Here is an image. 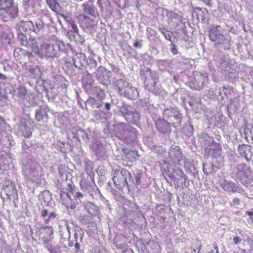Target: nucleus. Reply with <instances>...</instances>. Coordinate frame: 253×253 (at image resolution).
<instances>
[{"label": "nucleus", "instance_id": "49530a36", "mask_svg": "<svg viewBox=\"0 0 253 253\" xmlns=\"http://www.w3.org/2000/svg\"><path fill=\"white\" fill-rule=\"evenodd\" d=\"M41 234L45 233L46 234L44 237H48L51 238V236L53 234V230L52 226H42L41 228Z\"/></svg>", "mask_w": 253, "mask_h": 253}, {"label": "nucleus", "instance_id": "c03bdc74", "mask_svg": "<svg viewBox=\"0 0 253 253\" xmlns=\"http://www.w3.org/2000/svg\"><path fill=\"white\" fill-rule=\"evenodd\" d=\"M17 39L21 45L28 47V39L22 32H18Z\"/></svg>", "mask_w": 253, "mask_h": 253}, {"label": "nucleus", "instance_id": "4be33fe9", "mask_svg": "<svg viewBox=\"0 0 253 253\" xmlns=\"http://www.w3.org/2000/svg\"><path fill=\"white\" fill-rule=\"evenodd\" d=\"M219 184L222 189L227 192H240L242 191L241 188L231 180L225 179H220Z\"/></svg>", "mask_w": 253, "mask_h": 253}, {"label": "nucleus", "instance_id": "f3484780", "mask_svg": "<svg viewBox=\"0 0 253 253\" xmlns=\"http://www.w3.org/2000/svg\"><path fill=\"white\" fill-rule=\"evenodd\" d=\"M233 173L236 177L243 184H246V179L249 176L251 170L246 164L241 163L238 164L233 169Z\"/></svg>", "mask_w": 253, "mask_h": 253}, {"label": "nucleus", "instance_id": "f03ea898", "mask_svg": "<svg viewBox=\"0 0 253 253\" xmlns=\"http://www.w3.org/2000/svg\"><path fill=\"white\" fill-rule=\"evenodd\" d=\"M162 170L165 179L170 186L173 184L176 189L189 186V181L185 174L181 169L176 168L174 165H164Z\"/></svg>", "mask_w": 253, "mask_h": 253}, {"label": "nucleus", "instance_id": "1a4fd4ad", "mask_svg": "<svg viewBox=\"0 0 253 253\" xmlns=\"http://www.w3.org/2000/svg\"><path fill=\"white\" fill-rule=\"evenodd\" d=\"M17 5L13 0H0V16L3 21H8L18 16Z\"/></svg>", "mask_w": 253, "mask_h": 253}, {"label": "nucleus", "instance_id": "4d7b16f0", "mask_svg": "<svg viewBox=\"0 0 253 253\" xmlns=\"http://www.w3.org/2000/svg\"><path fill=\"white\" fill-rule=\"evenodd\" d=\"M243 157L245 158L246 161L248 162L253 161V153L252 152V148L251 147L250 149H248Z\"/></svg>", "mask_w": 253, "mask_h": 253}, {"label": "nucleus", "instance_id": "6e6d98bb", "mask_svg": "<svg viewBox=\"0 0 253 253\" xmlns=\"http://www.w3.org/2000/svg\"><path fill=\"white\" fill-rule=\"evenodd\" d=\"M51 238H49L48 237H41V239L42 242V244L43 246L47 248V249L50 252L51 249H53L52 248L51 245L49 244V242Z\"/></svg>", "mask_w": 253, "mask_h": 253}, {"label": "nucleus", "instance_id": "7c9ffc66", "mask_svg": "<svg viewBox=\"0 0 253 253\" xmlns=\"http://www.w3.org/2000/svg\"><path fill=\"white\" fill-rule=\"evenodd\" d=\"M92 74L87 73L85 76L83 78V85L86 91L87 88L93 87L94 82L92 77Z\"/></svg>", "mask_w": 253, "mask_h": 253}, {"label": "nucleus", "instance_id": "a211bd4d", "mask_svg": "<svg viewBox=\"0 0 253 253\" xmlns=\"http://www.w3.org/2000/svg\"><path fill=\"white\" fill-rule=\"evenodd\" d=\"M76 18L80 27L87 33H90L93 27L97 24V21L84 14L79 15Z\"/></svg>", "mask_w": 253, "mask_h": 253}, {"label": "nucleus", "instance_id": "e433bc0d", "mask_svg": "<svg viewBox=\"0 0 253 253\" xmlns=\"http://www.w3.org/2000/svg\"><path fill=\"white\" fill-rule=\"evenodd\" d=\"M97 5L100 8L102 14L105 11H110V4L108 0H97Z\"/></svg>", "mask_w": 253, "mask_h": 253}, {"label": "nucleus", "instance_id": "9b49d317", "mask_svg": "<svg viewBox=\"0 0 253 253\" xmlns=\"http://www.w3.org/2000/svg\"><path fill=\"white\" fill-rule=\"evenodd\" d=\"M119 111L125 118L127 122L139 126L140 115L139 113L132 106L124 104L122 106H118Z\"/></svg>", "mask_w": 253, "mask_h": 253}, {"label": "nucleus", "instance_id": "dca6fc26", "mask_svg": "<svg viewBox=\"0 0 253 253\" xmlns=\"http://www.w3.org/2000/svg\"><path fill=\"white\" fill-rule=\"evenodd\" d=\"M111 72L105 67L100 66L98 67L93 75L98 82L104 86H107L110 79L112 76Z\"/></svg>", "mask_w": 253, "mask_h": 253}, {"label": "nucleus", "instance_id": "603ef678", "mask_svg": "<svg viewBox=\"0 0 253 253\" xmlns=\"http://www.w3.org/2000/svg\"><path fill=\"white\" fill-rule=\"evenodd\" d=\"M248 149H250V146L245 144L240 145L238 146V151L241 157H243Z\"/></svg>", "mask_w": 253, "mask_h": 253}, {"label": "nucleus", "instance_id": "052dcab7", "mask_svg": "<svg viewBox=\"0 0 253 253\" xmlns=\"http://www.w3.org/2000/svg\"><path fill=\"white\" fill-rule=\"evenodd\" d=\"M32 146V142L28 139H24L22 143V147L23 149L26 150Z\"/></svg>", "mask_w": 253, "mask_h": 253}, {"label": "nucleus", "instance_id": "20e7f679", "mask_svg": "<svg viewBox=\"0 0 253 253\" xmlns=\"http://www.w3.org/2000/svg\"><path fill=\"white\" fill-rule=\"evenodd\" d=\"M208 34L210 41L214 43L216 48L229 50L233 43L231 37L220 25H211Z\"/></svg>", "mask_w": 253, "mask_h": 253}, {"label": "nucleus", "instance_id": "bb28decb", "mask_svg": "<svg viewBox=\"0 0 253 253\" xmlns=\"http://www.w3.org/2000/svg\"><path fill=\"white\" fill-rule=\"evenodd\" d=\"M41 43V38L40 37H30L28 39V47L32 49L33 52L39 55L40 51V47L39 45Z\"/></svg>", "mask_w": 253, "mask_h": 253}, {"label": "nucleus", "instance_id": "a19ab883", "mask_svg": "<svg viewBox=\"0 0 253 253\" xmlns=\"http://www.w3.org/2000/svg\"><path fill=\"white\" fill-rule=\"evenodd\" d=\"M159 30L164 36L166 39L171 42V43L174 42L175 37L172 33L166 30L164 28H159Z\"/></svg>", "mask_w": 253, "mask_h": 253}, {"label": "nucleus", "instance_id": "58836bf2", "mask_svg": "<svg viewBox=\"0 0 253 253\" xmlns=\"http://www.w3.org/2000/svg\"><path fill=\"white\" fill-rule=\"evenodd\" d=\"M71 40H74L77 43L83 44L84 42V39L83 37L79 34V31L78 32L73 33L72 31L68 33Z\"/></svg>", "mask_w": 253, "mask_h": 253}, {"label": "nucleus", "instance_id": "f257e3e1", "mask_svg": "<svg viewBox=\"0 0 253 253\" xmlns=\"http://www.w3.org/2000/svg\"><path fill=\"white\" fill-rule=\"evenodd\" d=\"M143 173L139 170L133 173V175L126 169H116L112 178L114 185L119 189L127 187L129 190L133 186L140 185Z\"/></svg>", "mask_w": 253, "mask_h": 253}, {"label": "nucleus", "instance_id": "ea45409f", "mask_svg": "<svg viewBox=\"0 0 253 253\" xmlns=\"http://www.w3.org/2000/svg\"><path fill=\"white\" fill-rule=\"evenodd\" d=\"M85 209L87 211L89 214L95 216L97 214L98 209L93 203L88 202L85 205Z\"/></svg>", "mask_w": 253, "mask_h": 253}, {"label": "nucleus", "instance_id": "e2e57ef3", "mask_svg": "<svg viewBox=\"0 0 253 253\" xmlns=\"http://www.w3.org/2000/svg\"><path fill=\"white\" fill-rule=\"evenodd\" d=\"M27 90L25 87L24 86H20L18 88V96L19 97H24L27 94Z\"/></svg>", "mask_w": 253, "mask_h": 253}, {"label": "nucleus", "instance_id": "c756f323", "mask_svg": "<svg viewBox=\"0 0 253 253\" xmlns=\"http://www.w3.org/2000/svg\"><path fill=\"white\" fill-rule=\"evenodd\" d=\"M13 54L14 57L18 59L25 57L26 56L30 58L32 56L31 52L22 48H15L14 50Z\"/></svg>", "mask_w": 253, "mask_h": 253}, {"label": "nucleus", "instance_id": "aec40b11", "mask_svg": "<svg viewBox=\"0 0 253 253\" xmlns=\"http://www.w3.org/2000/svg\"><path fill=\"white\" fill-rule=\"evenodd\" d=\"M161 11L164 18H166L169 24L176 26L181 21V17L178 14L166 9H162Z\"/></svg>", "mask_w": 253, "mask_h": 253}, {"label": "nucleus", "instance_id": "c85d7f7f", "mask_svg": "<svg viewBox=\"0 0 253 253\" xmlns=\"http://www.w3.org/2000/svg\"><path fill=\"white\" fill-rule=\"evenodd\" d=\"M159 69L162 71H168L171 68L172 61L169 59H159L156 61Z\"/></svg>", "mask_w": 253, "mask_h": 253}, {"label": "nucleus", "instance_id": "39448f33", "mask_svg": "<svg viewBox=\"0 0 253 253\" xmlns=\"http://www.w3.org/2000/svg\"><path fill=\"white\" fill-rule=\"evenodd\" d=\"M70 48L68 43L55 39L52 43H44L40 46L39 56L41 57L54 58L60 56L61 52H65Z\"/></svg>", "mask_w": 253, "mask_h": 253}, {"label": "nucleus", "instance_id": "a18cd8bd", "mask_svg": "<svg viewBox=\"0 0 253 253\" xmlns=\"http://www.w3.org/2000/svg\"><path fill=\"white\" fill-rule=\"evenodd\" d=\"M222 123V116L219 115L214 116L211 118L210 120V124L213 126H217L221 125Z\"/></svg>", "mask_w": 253, "mask_h": 253}, {"label": "nucleus", "instance_id": "69168bd1", "mask_svg": "<svg viewBox=\"0 0 253 253\" xmlns=\"http://www.w3.org/2000/svg\"><path fill=\"white\" fill-rule=\"evenodd\" d=\"M69 24L72 30L73 31V33L79 31L78 26L75 24V22L73 19H71V20H69Z\"/></svg>", "mask_w": 253, "mask_h": 253}, {"label": "nucleus", "instance_id": "2f4dec72", "mask_svg": "<svg viewBox=\"0 0 253 253\" xmlns=\"http://www.w3.org/2000/svg\"><path fill=\"white\" fill-rule=\"evenodd\" d=\"M241 100L239 98H234L230 100V103L228 106V109L231 112L234 113L239 109L241 106Z\"/></svg>", "mask_w": 253, "mask_h": 253}, {"label": "nucleus", "instance_id": "4c0bfd02", "mask_svg": "<svg viewBox=\"0 0 253 253\" xmlns=\"http://www.w3.org/2000/svg\"><path fill=\"white\" fill-rule=\"evenodd\" d=\"M189 104L193 109H196L197 111L199 109L202 108L201 99L199 96H195L192 97L189 101Z\"/></svg>", "mask_w": 253, "mask_h": 253}, {"label": "nucleus", "instance_id": "412c9836", "mask_svg": "<svg viewBox=\"0 0 253 253\" xmlns=\"http://www.w3.org/2000/svg\"><path fill=\"white\" fill-rule=\"evenodd\" d=\"M158 131L162 133H169L171 130V124L164 118H158L155 122Z\"/></svg>", "mask_w": 253, "mask_h": 253}, {"label": "nucleus", "instance_id": "774afa93", "mask_svg": "<svg viewBox=\"0 0 253 253\" xmlns=\"http://www.w3.org/2000/svg\"><path fill=\"white\" fill-rule=\"evenodd\" d=\"M126 0H114L115 3L120 8H124L126 5Z\"/></svg>", "mask_w": 253, "mask_h": 253}, {"label": "nucleus", "instance_id": "423d86ee", "mask_svg": "<svg viewBox=\"0 0 253 253\" xmlns=\"http://www.w3.org/2000/svg\"><path fill=\"white\" fill-rule=\"evenodd\" d=\"M113 85L117 93L121 96L130 100H135L138 97L137 89L124 79L115 80Z\"/></svg>", "mask_w": 253, "mask_h": 253}, {"label": "nucleus", "instance_id": "338daca9", "mask_svg": "<svg viewBox=\"0 0 253 253\" xmlns=\"http://www.w3.org/2000/svg\"><path fill=\"white\" fill-rule=\"evenodd\" d=\"M68 189L73 195L78 191L77 187L72 183H68Z\"/></svg>", "mask_w": 253, "mask_h": 253}, {"label": "nucleus", "instance_id": "f8f14e48", "mask_svg": "<svg viewBox=\"0 0 253 253\" xmlns=\"http://www.w3.org/2000/svg\"><path fill=\"white\" fill-rule=\"evenodd\" d=\"M44 25L43 21L40 18L36 20L35 24L31 21H20L16 24V29L18 32L38 33L43 28Z\"/></svg>", "mask_w": 253, "mask_h": 253}, {"label": "nucleus", "instance_id": "5fc2aeb1", "mask_svg": "<svg viewBox=\"0 0 253 253\" xmlns=\"http://www.w3.org/2000/svg\"><path fill=\"white\" fill-rule=\"evenodd\" d=\"M24 104L26 107H30L32 106L35 101L33 96H27L24 99Z\"/></svg>", "mask_w": 253, "mask_h": 253}, {"label": "nucleus", "instance_id": "ddd939ff", "mask_svg": "<svg viewBox=\"0 0 253 253\" xmlns=\"http://www.w3.org/2000/svg\"><path fill=\"white\" fill-rule=\"evenodd\" d=\"M209 84L208 75L207 73H196L194 76L189 79L188 84L193 89L200 90L207 86Z\"/></svg>", "mask_w": 253, "mask_h": 253}, {"label": "nucleus", "instance_id": "8fccbe9b", "mask_svg": "<svg viewBox=\"0 0 253 253\" xmlns=\"http://www.w3.org/2000/svg\"><path fill=\"white\" fill-rule=\"evenodd\" d=\"M198 10H199L197 14V18L198 20H201V21L205 22V19H206V15L208 14V11L205 9L202 10V9L199 8Z\"/></svg>", "mask_w": 253, "mask_h": 253}, {"label": "nucleus", "instance_id": "6e6552de", "mask_svg": "<svg viewBox=\"0 0 253 253\" xmlns=\"http://www.w3.org/2000/svg\"><path fill=\"white\" fill-rule=\"evenodd\" d=\"M116 137L126 144H131L137 139V130L133 127L125 123H120L115 127Z\"/></svg>", "mask_w": 253, "mask_h": 253}, {"label": "nucleus", "instance_id": "4468645a", "mask_svg": "<svg viewBox=\"0 0 253 253\" xmlns=\"http://www.w3.org/2000/svg\"><path fill=\"white\" fill-rule=\"evenodd\" d=\"M163 115V118L172 124L174 127H177L180 125L182 115L177 108H166L164 110Z\"/></svg>", "mask_w": 253, "mask_h": 253}, {"label": "nucleus", "instance_id": "0eeeda50", "mask_svg": "<svg viewBox=\"0 0 253 253\" xmlns=\"http://www.w3.org/2000/svg\"><path fill=\"white\" fill-rule=\"evenodd\" d=\"M141 76L144 79V86L145 88L155 95H158L161 92L160 84H159V77L158 74L147 69L141 73Z\"/></svg>", "mask_w": 253, "mask_h": 253}, {"label": "nucleus", "instance_id": "37998d69", "mask_svg": "<svg viewBox=\"0 0 253 253\" xmlns=\"http://www.w3.org/2000/svg\"><path fill=\"white\" fill-rule=\"evenodd\" d=\"M47 4L49 6L50 9L56 14L58 13L60 5L58 3V1H54L51 0H46Z\"/></svg>", "mask_w": 253, "mask_h": 253}, {"label": "nucleus", "instance_id": "5701e85b", "mask_svg": "<svg viewBox=\"0 0 253 253\" xmlns=\"http://www.w3.org/2000/svg\"><path fill=\"white\" fill-rule=\"evenodd\" d=\"M72 61L74 66L79 70H82L85 67L87 64L86 56L82 53L75 54L72 58Z\"/></svg>", "mask_w": 253, "mask_h": 253}, {"label": "nucleus", "instance_id": "bf43d9fd", "mask_svg": "<svg viewBox=\"0 0 253 253\" xmlns=\"http://www.w3.org/2000/svg\"><path fill=\"white\" fill-rule=\"evenodd\" d=\"M8 29L7 26H2L0 25V37L2 39H6L7 37L6 30Z\"/></svg>", "mask_w": 253, "mask_h": 253}, {"label": "nucleus", "instance_id": "f704fd0d", "mask_svg": "<svg viewBox=\"0 0 253 253\" xmlns=\"http://www.w3.org/2000/svg\"><path fill=\"white\" fill-rule=\"evenodd\" d=\"M232 64L229 63L228 61L221 58L219 59L217 67L224 74H227V71L229 70Z\"/></svg>", "mask_w": 253, "mask_h": 253}, {"label": "nucleus", "instance_id": "6ab92c4d", "mask_svg": "<svg viewBox=\"0 0 253 253\" xmlns=\"http://www.w3.org/2000/svg\"><path fill=\"white\" fill-rule=\"evenodd\" d=\"M18 132L27 138L31 136L33 131V126L31 124L24 119L20 120L19 124H17Z\"/></svg>", "mask_w": 253, "mask_h": 253}, {"label": "nucleus", "instance_id": "2eb2a0df", "mask_svg": "<svg viewBox=\"0 0 253 253\" xmlns=\"http://www.w3.org/2000/svg\"><path fill=\"white\" fill-rule=\"evenodd\" d=\"M183 160V155L181 148L176 145H172L169 149L168 155L164 165L166 164H179Z\"/></svg>", "mask_w": 253, "mask_h": 253}, {"label": "nucleus", "instance_id": "79ce46f5", "mask_svg": "<svg viewBox=\"0 0 253 253\" xmlns=\"http://www.w3.org/2000/svg\"><path fill=\"white\" fill-rule=\"evenodd\" d=\"M232 92V89L229 86H223L219 87L218 89V94L221 96L222 99L227 98V96Z\"/></svg>", "mask_w": 253, "mask_h": 253}, {"label": "nucleus", "instance_id": "473e14b6", "mask_svg": "<svg viewBox=\"0 0 253 253\" xmlns=\"http://www.w3.org/2000/svg\"><path fill=\"white\" fill-rule=\"evenodd\" d=\"M236 66L235 64H232L229 70L227 71V74H224L231 82L234 81L238 77V73L236 70Z\"/></svg>", "mask_w": 253, "mask_h": 253}, {"label": "nucleus", "instance_id": "a878e982", "mask_svg": "<svg viewBox=\"0 0 253 253\" xmlns=\"http://www.w3.org/2000/svg\"><path fill=\"white\" fill-rule=\"evenodd\" d=\"M90 181L82 180L80 182V184L82 189L84 192L92 195L93 190L96 187V185L94 182L93 178L92 177H90Z\"/></svg>", "mask_w": 253, "mask_h": 253}, {"label": "nucleus", "instance_id": "393cba45", "mask_svg": "<svg viewBox=\"0 0 253 253\" xmlns=\"http://www.w3.org/2000/svg\"><path fill=\"white\" fill-rule=\"evenodd\" d=\"M205 151L213 158H221L222 149L221 146L219 144L211 145L209 149H206Z\"/></svg>", "mask_w": 253, "mask_h": 253}, {"label": "nucleus", "instance_id": "72a5a7b5", "mask_svg": "<svg viewBox=\"0 0 253 253\" xmlns=\"http://www.w3.org/2000/svg\"><path fill=\"white\" fill-rule=\"evenodd\" d=\"M74 242H82L83 236L84 235V232L82 229L77 225V224H74Z\"/></svg>", "mask_w": 253, "mask_h": 253}, {"label": "nucleus", "instance_id": "c9c22d12", "mask_svg": "<svg viewBox=\"0 0 253 253\" xmlns=\"http://www.w3.org/2000/svg\"><path fill=\"white\" fill-rule=\"evenodd\" d=\"M203 170L205 174L208 175L215 173L217 167L212 163H203Z\"/></svg>", "mask_w": 253, "mask_h": 253}, {"label": "nucleus", "instance_id": "13d9d810", "mask_svg": "<svg viewBox=\"0 0 253 253\" xmlns=\"http://www.w3.org/2000/svg\"><path fill=\"white\" fill-rule=\"evenodd\" d=\"M36 2V0H25L23 1V5L25 8H28L29 7H34Z\"/></svg>", "mask_w": 253, "mask_h": 253}, {"label": "nucleus", "instance_id": "3c124183", "mask_svg": "<svg viewBox=\"0 0 253 253\" xmlns=\"http://www.w3.org/2000/svg\"><path fill=\"white\" fill-rule=\"evenodd\" d=\"M140 105L143 107L144 111H148L150 106V102L149 98H144L140 100Z\"/></svg>", "mask_w": 253, "mask_h": 253}, {"label": "nucleus", "instance_id": "680f3d73", "mask_svg": "<svg viewBox=\"0 0 253 253\" xmlns=\"http://www.w3.org/2000/svg\"><path fill=\"white\" fill-rule=\"evenodd\" d=\"M84 194L77 191L73 196L75 200H79L81 202L82 200L84 199Z\"/></svg>", "mask_w": 253, "mask_h": 253}, {"label": "nucleus", "instance_id": "cd10ccee", "mask_svg": "<svg viewBox=\"0 0 253 253\" xmlns=\"http://www.w3.org/2000/svg\"><path fill=\"white\" fill-rule=\"evenodd\" d=\"M82 6L84 12L91 16L93 18H96L99 16L98 12L93 5L89 4L88 3H83Z\"/></svg>", "mask_w": 253, "mask_h": 253}, {"label": "nucleus", "instance_id": "0e129e2a", "mask_svg": "<svg viewBox=\"0 0 253 253\" xmlns=\"http://www.w3.org/2000/svg\"><path fill=\"white\" fill-rule=\"evenodd\" d=\"M56 217V214L54 212H50L47 216V218L45 219L44 222L45 224H47L49 223V222L51 220L55 218Z\"/></svg>", "mask_w": 253, "mask_h": 253}, {"label": "nucleus", "instance_id": "09e8293b", "mask_svg": "<svg viewBox=\"0 0 253 253\" xmlns=\"http://www.w3.org/2000/svg\"><path fill=\"white\" fill-rule=\"evenodd\" d=\"M10 129V126L6 124L4 118L0 116V133Z\"/></svg>", "mask_w": 253, "mask_h": 253}, {"label": "nucleus", "instance_id": "7ed1b4c3", "mask_svg": "<svg viewBox=\"0 0 253 253\" xmlns=\"http://www.w3.org/2000/svg\"><path fill=\"white\" fill-rule=\"evenodd\" d=\"M22 170L27 179L39 185L45 184L44 174L42 167L31 156L25 161H23Z\"/></svg>", "mask_w": 253, "mask_h": 253}, {"label": "nucleus", "instance_id": "b1692460", "mask_svg": "<svg viewBox=\"0 0 253 253\" xmlns=\"http://www.w3.org/2000/svg\"><path fill=\"white\" fill-rule=\"evenodd\" d=\"M49 109L47 105L40 106L35 113L36 119L39 122H46L48 119V112Z\"/></svg>", "mask_w": 253, "mask_h": 253}, {"label": "nucleus", "instance_id": "9d476101", "mask_svg": "<svg viewBox=\"0 0 253 253\" xmlns=\"http://www.w3.org/2000/svg\"><path fill=\"white\" fill-rule=\"evenodd\" d=\"M86 93L90 95L84 103L86 105H89L93 108L100 109L103 104L105 93L103 89L99 87H93L86 89Z\"/></svg>", "mask_w": 253, "mask_h": 253}, {"label": "nucleus", "instance_id": "864d4df0", "mask_svg": "<svg viewBox=\"0 0 253 253\" xmlns=\"http://www.w3.org/2000/svg\"><path fill=\"white\" fill-rule=\"evenodd\" d=\"M119 102L117 100H115L114 99L111 100V102H106L104 103V107L103 109L105 110L106 112H108L111 109V107L112 105H116L118 107V106H121L119 105Z\"/></svg>", "mask_w": 253, "mask_h": 253}, {"label": "nucleus", "instance_id": "de8ad7c7", "mask_svg": "<svg viewBox=\"0 0 253 253\" xmlns=\"http://www.w3.org/2000/svg\"><path fill=\"white\" fill-rule=\"evenodd\" d=\"M77 135L78 137L81 138L85 142L89 141V138L86 132L84 130L80 129L77 132Z\"/></svg>", "mask_w": 253, "mask_h": 253}]
</instances>
